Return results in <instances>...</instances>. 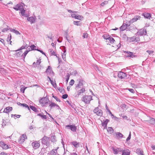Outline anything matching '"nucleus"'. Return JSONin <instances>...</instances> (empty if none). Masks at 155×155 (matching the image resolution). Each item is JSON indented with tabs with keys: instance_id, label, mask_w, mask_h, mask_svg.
Returning <instances> with one entry per match:
<instances>
[{
	"instance_id": "obj_1",
	"label": "nucleus",
	"mask_w": 155,
	"mask_h": 155,
	"mask_svg": "<svg viewBox=\"0 0 155 155\" xmlns=\"http://www.w3.org/2000/svg\"><path fill=\"white\" fill-rule=\"evenodd\" d=\"M92 100V97L91 95H84L81 99L82 101L86 104H89L90 101Z\"/></svg>"
},
{
	"instance_id": "obj_2",
	"label": "nucleus",
	"mask_w": 155,
	"mask_h": 155,
	"mask_svg": "<svg viewBox=\"0 0 155 155\" xmlns=\"http://www.w3.org/2000/svg\"><path fill=\"white\" fill-rule=\"evenodd\" d=\"M49 138L45 136L41 139L42 143L43 144L46 145L47 147L49 146Z\"/></svg>"
},
{
	"instance_id": "obj_3",
	"label": "nucleus",
	"mask_w": 155,
	"mask_h": 155,
	"mask_svg": "<svg viewBox=\"0 0 155 155\" xmlns=\"http://www.w3.org/2000/svg\"><path fill=\"white\" fill-rule=\"evenodd\" d=\"M24 5V4L23 3L18 4L14 6L13 8L16 11H20L23 8Z\"/></svg>"
},
{
	"instance_id": "obj_4",
	"label": "nucleus",
	"mask_w": 155,
	"mask_h": 155,
	"mask_svg": "<svg viewBox=\"0 0 155 155\" xmlns=\"http://www.w3.org/2000/svg\"><path fill=\"white\" fill-rule=\"evenodd\" d=\"M49 101L46 97H43L40 100L39 102L41 104L42 106H44L46 105V104Z\"/></svg>"
},
{
	"instance_id": "obj_5",
	"label": "nucleus",
	"mask_w": 155,
	"mask_h": 155,
	"mask_svg": "<svg viewBox=\"0 0 155 155\" xmlns=\"http://www.w3.org/2000/svg\"><path fill=\"white\" fill-rule=\"evenodd\" d=\"M84 82V81H83L82 80L80 79L79 80L78 84L77 85L76 87V89H78L83 87H84L83 86V84Z\"/></svg>"
},
{
	"instance_id": "obj_6",
	"label": "nucleus",
	"mask_w": 155,
	"mask_h": 155,
	"mask_svg": "<svg viewBox=\"0 0 155 155\" xmlns=\"http://www.w3.org/2000/svg\"><path fill=\"white\" fill-rule=\"evenodd\" d=\"M113 153L114 154H120L122 151V149L120 148H115L114 147H112Z\"/></svg>"
},
{
	"instance_id": "obj_7",
	"label": "nucleus",
	"mask_w": 155,
	"mask_h": 155,
	"mask_svg": "<svg viewBox=\"0 0 155 155\" xmlns=\"http://www.w3.org/2000/svg\"><path fill=\"white\" fill-rule=\"evenodd\" d=\"M94 112L98 116H101L103 114L102 110L99 109L98 107H96L95 108Z\"/></svg>"
},
{
	"instance_id": "obj_8",
	"label": "nucleus",
	"mask_w": 155,
	"mask_h": 155,
	"mask_svg": "<svg viewBox=\"0 0 155 155\" xmlns=\"http://www.w3.org/2000/svg\"><path fill=\"white\" fill-rule=\"evenodd\" d=\"M127 74L125 73L120 71L118 74L117 76L119 78L121 79H124L127 77Z\"/></svg>"
},
{
	"instance_id": "obj_9",
	"label": "nucleus",
	"mask_w": 155,
	"mask_h": 155,
	"mask_svg": "<svg viewBox=\"0 0 155 155\" xmlns=\"http://www.w3.org/2000/svg\"><path fill=\"white\" fill-rule=\"evenodd\" d=\"M146 30L144 28H142L138 30L137 34L139 35L142 36L143 35H146Z\"/></svg>"
},
{
	"instance_id": "obj_10",
	"label": "nucleus",
	"mask_w": 155,
	"mask_h": 155,
	"mask_svg": "<svg viewBox=\"0 0 155 155\" xmlns=\"http://www.w3.org/2000/svg\"><path fill=\"white\" fill-rule=\"evenodd\" d=\"M78 90V94L75 96V97H78L79 95H81V94L84 93L85 91V88L84 87H83Z\"/></svg>"
},
{
	"instance_id": "obj_11",
	"label": "nucleus",
	"mask_w": 155,
	"mask_h": 155,
	"mask_svg": "<svg viewBox=\"0 0 155 155\" xmlns=\"http://www.w3.org/2000/svg\"><path fill=\"white\" fill-rule=\"evenodd\" d=\"M140 17L139 16H134L133 18L129 21L128 23H129V25L131 23L137 21L138 20L140 19Z\"/></svg>"
},
{
	"instance_id": "obj_12",
	"label": "nucleus",
	"mask_w": 155,
	"mask_h": 155,
	"mask_svg": "<svg viewBox=\"0 0 155 155\" xmlns=\"http://www.w3.org/2000/svg\"><path fill=\"white\" fill-rule=\"evenodd\" d=\"M66 128L69 129H70L73 132H75L76 131V127L74 125H67L65 127Z\"/></svg>"
},
{
	"instance_id": "obj_13",
	"label": "nucleus",
	"mask_w": 155,
	"mask_h": 155,
	"mask_svg": "<svg viewBox=\"0 0 155 155\" xmlns=\"http://www.w3.org/2000/svg\"><path fill=\"white\" fill-rule=\"evenodd\" d=\"M31 144L33 148L35 149H38L40 146L39 143L38 141H35L32 142Z\"/></svg>"
},
{
	"instance_id": "obj_14",
	"label": "nucleus",
	"mask_w": 155,
	"mask_h": 155,
	"mask_svg": "<svg viewBox=\"0 0 155 155\" xmlns=\"http://www.w3.org/2000/svg\"><path fill=\"white\" fill-rule=\"evenodd\" d=\"M0 145L2 148L5 150L7 149L10 148L6 144L4 141H1L0 143Z\"/></svg>"
},
{
	"instance_id": "obj_15",
	"label": "nucleus",
	"mask_w": 155,
	"mask_h": 155,
	"mask_svg": "<svg viewBox=\"0 0 155 155\" xmlns=\"http://www.w3.org/2000/svg\"><path fill=\"white\" fill-rule=\"evenodd\" d=\"M27 138V137L26 135L23 134L20 137L18 140L20 143H22L24 142L25 140Z\"/></svg>"
},
{
	"instance_id": "obj_16",
	"label": "nucleus",
	"mask_w": 155,
	"mask_h": 155,
	"mask_svg": "<svg viewBox=\"0 0 155 155\" xmlns=\"http://www.w3.org/2000/svg\"><path fill=\"white\" fill-rule=\"evenodd\" d=\"M36 19V18L35 16H31L30 17H28L27 18V20L28 21H30L31 23H34Z\"/></svg>"
},
{
	"instance_id": "obj_17",
	"label": "nucleus",
	"mask_w": 155,
	"mask_h": 155,
	"mask_svg": "<svg viewBox=\"0 0 155 155\" xmlns=\"http://www.w3.org/2000/svg\"><path fill=\"white\" fill-rule=\"evenodd\" d=\"M121 153H122V155H129L130 154V150L127 149L124 150L122 149Z\"/></svg>"
},
{
	"instance_id": "obj_18",
	"label": "nucleus",
	"mask_w": 155,
	"mask_h": 155,
	"mask_svg": "<svg viewBox=\"0 0 155 155\" xmlns=\"http://www.w3.org/2000/svg\"><path fill=\"white\" fill-rule=\"evenodd\" d=\"M49 52L50 53L51 55H54L56 56V57L58 58L59 61V57L57 56L55 52H54L53 49H49L48 50Z\"/></svg>"
},
{
	"instance_id": "obj_19",
	"label": "nucleus",
	"mask_w": 155,
	"mask_h": 155,
	"mask_svg": "<svg viewBox=\"0 0 155 155\" xmlns=\"http://www.w3.org/2000/svg\"><path fill=\"white\" fill-rule=\"evenodd\" d=\"M142 15L145 18L149 19H150V18L151 17V15L150 13L146 12L143 13Z\"/></svg>"
},
{
	"instance_id": "obj_20",
	"label": "nucleus",
	"mask_w": 155,
	"mask_h": 155,
	"mask_svg": "<svg viewBox=\"0 0 155 155\" xmlns=\"http://www.w3.org/2000/svg\"><path fill=\"white\" fill-rule=\"evenodd\" d=\"M109 121V120L108 119H106L104 122L101 121L102 126L104 127V128L105 129L107 127V124Z\"/></svg>"
},
{
	"instance_id": "obj_21",
	"label": "nucleus",
	"mask_w": 155,
	"mask_h": 155,
	"mask_svg": "<svg viewBox=\"0 0 155 155\" xmlns=\"http://www.w3.org/2000/svg\"><path fill=\"white\" fill-rule=\"evenodd\" d=\"M12 110V107H7L5 109L4 112L7 113H8Z\"/></svg>"
},
{
	"instance_id": "obj_22",
	"label": "nucleus",
	"mask_w": 155,
	"mask_h": 155,
	"mask_svg": "<svg viewBox=\"0 0 155 155\" xmlns=\"http://www.w3.org/2000/svg\"><path fill=\"white\" fill-rule=\"evenodd\" d=\"M128 26V24L125 23H123V25L120 27V30L122 31L125 30L127 28Z\"/></svg>"
},
{
	"instance_id": "obj_23",
	"label": "nucleus",
	"mask_w": 155,
	"mask_h": 155,
	"mask_svg": "<svg viewBox=\"0 0 155 155\" xmlns=\"http://www.w3.org/2000/svg\"><path fill=\"white\" fill-rule=\"evenodd\" d=\"M28 47V45L26 43L24 44L23 45H22L19 49L16 50V51H19L23 49L27 48Z\"/></svg>"
},
{
	"instance_id": "obj_24",
	"label": "nucleus",
	"mask_w": 155,
	"mask_h": 155,
	"mask_svg": "<svg viewBox=\"0 0 155 155\" xmlns=\"http://www.w3.org/2000/svg\"><path fill=\"white\" fill-rule=\"evenodd\" d=\"M21 11V13L22 16L25 17H27L28 16V15L27 14H25V13L26 12L25 10L22 8V9L20 10Z\"/></svg>"
},
{
	"instance_id": "obj_25",
	"label": "nucleus",
	"mask_w": 155,
	"mask_h": 155,
	"mask_svg": "<svg viewBox=\"0 0 155 155\" xmlns=\"http://www.w3.org/2000/svg\"><path fill=\"white\" fill-rule=\"evenodd\" d=\"M126 53H127V54H128L127 56V57H130L131 58H133L136 56L133 52H127Z\"/></svg>"
},
{
	"instance_id": "obj_26",
	"label": "nucleus",
	"mask_w": 155,
	"mask_h": 155,
	"mask_svg": "<svg viewBox=\"0 0 155 155\" xmlns=\"http://www.w3.org/2000/svg\"><path fill=\"white\" fill-rule=\"evenodd\" d=\"M11 37L12 36L11 34H9L8 35V37L7 39V41L8 42H10V44L11 45H12L11 43L12 42L11 40Z\"/></svg>"
},
{
	"instance_id": "obj_27",
	"label": "nucleus",
	"mask_w": 155,
	"mask_h": 155,
	"mask_svg": "<svg viewBox=\"0 0 155 155\" xmlns=\"http://www.w3.org/2000/svg\"><path fill=\"white\" fill-rule=\"evenodd\" d=\"M150 124H155V119L153 118H150V120L148 121Z\"/></svg>"
},
{
	"instance_id": "obj_28",
	"label": "nucleus",
	"mask_w": 155,
	"mask_h": 155,
	"mask_svg": "<svg viewBox=\"0 0 155 155\" xmlns=\"http://www.w3.org/2000/svg\"><path fill=\"white\" fill-rule=\"evenodd\" d=\"M72 143L75 147H79V143L76 141L72 142Z\"/></svg>"
},
{
	"instance_id": "obj_29",
	"label": "nucleus",
	"mask_w": 155,
	"mask_h": 155,
	"mask_svg": "<svg viewBox=\"0 0 155 155\" xmlns=\"http://www.w3.org/2000/svg\"><path fill=\"white\" fill-rule=\"evenodd\" d=\"M30 107L32 110H33L35 112H38V110L35 107L30 105Z\"/></svg>"
},
{
	"instance_id": "obj_30",
	"label": "nucleus",
	"mask_w": 155,
	"mask_h": 155,
	"mask_svg": "<svg viewBox=\"0 0 155 155\" xmlns=\"http://www.w3.org/2000/svg\"><path fill=\"white\" fill-rule=\"evenodd\" d=\"M57 153V149H53L51 151L50 154L51 155H56Z\"/></svg>"
},
{
	"instance_id": "obj_31",
	"label": "nucleus",
	"mask_w": 155,
	"mask_h": 155,
	"mask_svg": "<svg viewBox=\"0 0 155 155\" xmlns=\"http://www.w3.org/2000/svg\"><path fill=\"white\" fill-rule=\"evenodd\" d=\"M107 130L108 132L110 134L113 133L114 132V130L112 127H108Z\"/></svg>"
},
{
	"instance_id": "obj_32",
	"label": "nucleus",
	"mask_w": 155,
	"mask_h": 155,
	"mask_svg": "<svg viewBox=\"0 0 155 155\" xmlns=\"http://www.w3.org/2000/svg\"><path fill=\"white\" fill-rule=\"evenodd\" d=\"M46 73H51V72L52 73H53V71H52L51 68L50 66H48L47 69H46Z\"/></svg>"
},
{
	"instance_id": "obj_33",
	"label": "nucleus",
	"mask_w": 155,
	"mask_h": 155,
	"mask_svg": "<svg viewBox=\"0 0 155 155\" xmlns=\"http://www.w3.org/2000/svg\"><path fill=\"white\" fill-rule=\"evenodd\" d=\"M83 18V16L78 15H76V17L75 18V19L79 20H81V19H82Z\"/></svg>"
},
{
	"instance_id": "obj_34",
	"label": "nucleus",
	"mask_w": 155,
	"mask_h": 155,
	"mask_svg": "<svg viewBox=\"0 0 155 155\" xmlns=\"http://www.w3.org/2000/svg\"><path fill=\"white\" fill-rule=\"evenodd\" d=\"M73 23L74 25L77 26H80L82 25V23L79 21H74Z\"/></svg>"
},
{
	"instance_id": "obj_35",
	"label": "nucleus",
	"mask_w": 155,
	"mask_h": 155,
	"mask_svg": "<svg viewBox=\"0 0 155 155\" xmlns=\"http://www.w3.org/2000/svg\"><path fill=\"white\" fill-rule=\"evenodd\" d=\"M10 31L15 33L17 35H20V33L17 30L14 29H11Z\"/></svg>"
},
{
	"instance_id": "obj_36",
	"label": "nucleus",
	"mask_w": 155,
	"mask_h": 155,
	"mask_svg": "<svg viewBox=\"0 0 155 155\" xmlns=\"http://www.w3.org/2000/svg\"><path fill=\"white\" fill-rule=\"evenodd\" d=\"M116 136L119 138H121L123 137V135L120 132L116 133Z\"/></svg>"
},
{
	"instance_id": "obj_37",
	"label": "nucleus",
	"mask_w": 155,
	"mask_h": 155,
	"mask_svg": "<svg viewBox=\"0 0 155 155\" xmlns=\"http://www.w3.org/2000/svg\"><path fill=\"white\" fill-rule=\"evenodd\" d=\"M108 40L110 41V43H113L115 41L114 38L110 36L109 38H108Z\"/></svg>"
},
{
	"instance_id": "obj_38",
	"label": "nucleus",
	"mask_w": 155,
	"mask_h": 155,
	"mask_svg": "<svg viewBox=\"0 0 155 155\" xmlns=\"http://www.w3.org/2000/svg\"><path fill=\"white\" fill-rule=\"evenodd\" d=\"M30 51V50H26L22 54V56L24 58H25V56H26V55Z\"/></svg>"
},
{
	"instance_id": "obj_39",
	"label": "nucleus",
	"mask_w": 155,
	"mask_h": 155,
	"mask_svg": "<svg viewBox=\"0 0 155 155\" xmlns=\"http://www.w3.org/2000/svg\"><path fill=\"white\" fill-rule=\"evenodd\" d=\"M127 40L128 41H134V36L131 37H129L127 38Z\"/></svg>"
},
{
	"instance_id": "obj_40",
	"label": "nucleus",
	"mask_w": 155,
	"mask_h": 155,
	"mask_svg": "<svg viewBox=\"0 0 155 155\" xmlns=\"http://www.w3.org/2000/svg\"><path fill=\"white\" fill-rule=\"evenodd\" d=\"M30 47L31 48V49L30 50H31V51L33 50H36L37 49H36V48H35L36 46L34 45H31L30 46Z\"/></svg>"
},
{
	"instance_id": "obj_41",
	"label": "nucleus",
	"mask_w": 155,
	"mask_h": 155,
	"mask_svg": "<svg viewBox=\"0 0 155 155\" xmlns=\"http://www.w3.org/2000/svg\"><path fill=\"white\" fill-rule=\"evenodd\" d=\"M68 30H66L65 32V37L66 39L67 40V41L69 42V41L70 40H69V39H68Z\"/></svg>"
},
{
	"instance_id": "obj_42",
	"label": "nucleus",
	"mask_w": 155,
	"mask_h": 155,
	"mask_svg": "<svg viewBox=\"0 0 155 155\" xmlns=\"http://www.w3.org/2000/svg\"><path fill=\"white\" fill-rule=\"evenodd\" d=\"M108 3V1H104L103 2H102L101 4V5L102 6H103L105 5H106Z\"/></svg>"
},
{
	"instance_id": "obj_43",
	"label": "nucleus",
	"mask_w": 155,
	"mask_h": 155,
	"mask_svg": "<svg viewBox=\"0 0 155 155\" xmlns=\"http://www.w3.org/2000/svg\"><path fill=\"white\" fill-rule=\"evenodd\" d=\"M10 29V28H8V26H7V28H5L2 29V32H5V31H7L8 30H9Z\"/></svg>"
},
{
	"instance_id": "obj_44",
	"label": "nucleus",
	"mask_w": 155,
	"mask_h": 155,
	"mask_svg": "<svg viewBox=\"0 0 155 155\" xmlns=\"http://www.w3.org/2000/svg\"><path fill=\"white\" fill-rule=\"evenodd\" d=\"M12 117H16L17 118H19L21 117V115H16V114H12Z\"/></svg>"
},
{
	"instance_id": "obj_45",
	"label": "nucleus",
	"mask_w": 155,
	"mask_h": 155,
	"mask_svg": "<svg viewBox=\"0 0 155 155\" xmlns=\"http://www.w3.org/2000/svg\"><path fill=\"white\" fill-rule=\"evenodd\" d=\"M55 105L56 104L54 103L51 102V104H50L49 106L51 108H52L53 107H55Z\"/></svg>"
},
{
	"instance_id": "obj_46",
	"label": "nucleus",
	"mask_w": 155,
	"mask_h": 155,
	"mask_svg": "<svg viewBox=\"0 0 155 155\" xmlns=\"http://www.w3.org/2000/svg\"><path fill=\"white\" fill-rule=\"evenodd\" d=\"M110 35H104L103 36L104 38L105 39H108V38H109Z\"/></svg>"
},
{
	"instance_id": "obj_47",
	"label": "nucleus",
	"mask_w": 155,
	"mask_h": 155,
	"mask_svg": "<svg viewBox=\"0 0 155 155\" xmlns=\"http://www.w3.org/2000/svg\"><path fill=\"white\" fill-rule=\"evenodd\" d=\"M66 81L67 82V83L70 77V75L68 73L66 75Z\"/></svg>"
},
{
	"instance_id": "obj_48",
	"label": "nucleus",
	"mask_w": 155,
	"mask_h": 155,
	"mask_svg": "<svg viewBox=\"0 0 155 155\" xmlns=\"http://www.w3.org/2000/svg\"><path fill=\"white\" fill-rule=\"evenodd\" d=\"M143 151L142 150H140V149H137L136 150V153L138 154L142 152Z\"/></svg>"
},
{
	"instance_id": "obj_49",
	"label": "nucleus",
	"mask_w": 155,
	"mask_h": 155,
	"mask_svg": "<svg viewBox=\"0 0 155 155\" xmlns=\"http://www.w3.org/2000/svg\"><path fill=\"white\" fill-rule=\"evenodd\" d=\"M140 39L139 36L136 37H134V41H135L136 42H138L140 41Z\"/></svg>"
},
{
	"instance_id": "obj_50",
	"label": "nucleus",
	"mask_w": 155,
	"mask_h": 155,
	"mask_svg": "<svg viewBox=\"0 0 155 155\" xmlns=\"http://www.w3.org/2000/svg\"><path fill=\"white\" fill-rule=\"evenodd\" d=\"M41 59L40 58H39L37 60V62H36V64L37 65H39L40 64L41 61Z\"/></svg>"
},
{
	"instance_id": "obj_51",
	"label": "nucleus",
	"mask_w": 155,
	"mask_h": 155,
	"mask_svg": "<svg viewBox=\"0 0 155 155\" xmlns=\"http://www.w3.org/2000/svg\"><path fill=\"white\" fill-rule=\"evenodd\" d=\"M2 121H3V123H2V127H4L6 125L7 122L4 119H3Z\"/></svg>"
},
{
	"instance_id": "obj_52",
	"label": "nucleus",
	"mask_w": 155,
	"mask_h": 155,
	"mask_svg": "<svg viewBox=\"0 0 155 155\" xmlns=\"http://www.w3.org/2000/svg\"><path fill=\"white\" fill-rule=\"evenodd\" d=\"M21 105L23 106V107H25L26 108H27L29 110H30V109L28 106L27 104H21Z\"/></svg>"
},
{
	"instance_id": "obj_53",
	"label": "nucleus",
	"mask_w": 155,
	"mask_h": 155,
	"mask_svg": "<svg viewBox=\"0 0 155 155\" xmlns=\"http://www.w3.org/2000/svg\"><path fill=\"white\" fill-rule=\"evenodd\" d=\"M131 134L130 132V133L128 137H127V139H126V141H128L129 140H130L131 138Z\"/></svg>"
},
{
	"instance_id": "obj_54",
	"label": "nucleus",
	"mask_w": 155,
	"mask_h": 155,
	"mask_svg": "<svg viewBox=\"0 0 155 155\" xmlns=\"http://www.w3.org/2000/svg\"><path fill=\"white\" fill-rule=\"evenodd\" d=\"M26 88V87H21V91L23 93H24L25 91Z\"/></svg>"
},
{
	"instance_id": "obj_55",
	"label": "nucleus",
	"mask_w": 155,
	"mask_h": 155,
	"mask_svg": "<svg viewBox=\"0 0 155 155\" xmlns=\"http://www.w3.org/2000/svg\"><path fill=\"white\" fill-rule=\"evenodd\" d=\"M68 97V95L67 94H65L63 95L62 96V97L64 99H65L67 98Z\"/></svg>"
},
{
	"instance_id": "obj_56",
	"label": "nucleus",
	"mask_w": 155,
	"mask_h": 155,
	"mask_svg": "<svg viewBox=\"0 0 155 155\" xmlns=\"http://www.w3.org/2000/svg\"><path fill=\"white\" fill-rule=\"evenodd\" d=\"M83 37L84 38H86L88 37V34L87 33H84L83 34Z\"/></svg>"
},
{
	"instance_id": "obj_57",
	"label": "nucleus",
	"mask_w": 155,
	"mask_h": 155,
	"mask_svg": "<svg viewBox=\"0 0 155 155\" xmlns=\"http://www.w3.org/2000/svg\"><path fill=\"white\" fill-rule=\"evenodd\" d=\"M74 80L72 79L71 80V81H70L69 83L70 85H73V84H74Z\"/></svg>"
},
{
	"instance_id": "obj_58",
	"label": "nucleus",
	"mask_w": 155,
	"mask_h": 155,
	"mask_svg": "<svg viewBox=\"0 0 155 155\" xmlns=\"http://www.w3.org/2000/svg\"><path fill=\"white\" fill-rule=\"evenodd\" d=\"M146 52H147L149 54H150L154 53V51H150V50H147Z\"/></svg>"
},
{
	"instance_id": "obj_59",
	"label": "nucleus",
	"mask_w": 155,
	"mask_h": 155,
	"mask_svg": "<svg viewBox=\"0 0 155 155\" xmlns=\"http://www.w3.org/2000/svg\"><path fill=\"white\" fill-rule=\"evenodd\" d=\"M128 90L132 93H135V91L134 89L131 88H128Z\"/></svg>"
},
{
	"instance_id": "obj_60",
	"label": "nucleus",
	"mask_w": 155,
	"mask_h": 155,
	"mask_svg": "<svg viewBox=\"0 0 155 155\" xmlns=\"http://www.w3.org/2000/svg\"><path fill=\"white\" fill-rule=\"evenodd\" d=\"M53 97L54 98L55 100H56L57 101L60 102V99H59L57 97L53 96Z\"/></svg>"
},
{
	"instance_id": "obj_61",
	"label": "nucleus",
	"mask_w": 155,
	"mask_h": 155,
	"mask_svg": "<svg viewBox=\"0 0 155 155\" xmlns=\"http://www.w3.org/2000/svg\"><path fill=\"white\" fill-rule=\"evenodd\" d=\"M122 37L123 38H124V39H126L127 38H128V37H127V36L125 34H124L123 35H122Z\"/></svg>"
},
{
	"instance_id": "obj_62",
	"label": "nucleus",
	"mask_w": 155,
	"mask_h": 155,
	"mask_svg": "<svg viewBox=\"0 0 155 155\" xmlns=\"http://www.w3.org/2000/svg\"><path fill=\"white\" fill-rule=\"evenodd\" d=\"M131 86L134 88H137V85L134 84H132Z\"/></svg>"
},
{
	"instance_id": "obj_63",
	"label": "nucleus",
	"mask_w": 155,
	"mask_h": 155,
	"mask_svg": "<svg viewBox=\"0 0 155 155\" xmlns=\"http://www.w3.org/2000/svg\"><path fill=\"white\" fill-rule=\"evenodd\" d=\"M1 155H9V154L8 153H5L4 152H2L0 153Z\"/></svg>"
},
{
	"instance_id": "obj_64",
	"label": "nucleus",
	"mask_w": 155,
	"mask_h": 155,
	"mask_svg": "<svg viewBox=\"0 0 155 155\" xmlns=\"http://www.w3.org/2000/svg\"><path fill=\"white\" fill-rule=\"evenodd\" d=\"M36 50L40 51V52L42 53V54L45 55V53L42 50H41L38 49H37Z\"/></svg>"
}]
</instances>
